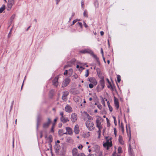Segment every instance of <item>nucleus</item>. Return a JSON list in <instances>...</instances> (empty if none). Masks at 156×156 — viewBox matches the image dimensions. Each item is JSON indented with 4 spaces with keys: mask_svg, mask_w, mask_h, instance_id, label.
I'll list each match as a JSON object with an SVG mask.
<instances>
[{
    "mask_svg": "<svg viewBox=\"0 0 156 156\" xmlns=\"http://www.w3.org/2000/svg\"><path fill=\"white\" fill-rule=\"evenodd\" d=\"M80 52L82 53H90L92 56V57L95 58L96 60L97 61V62H98L99 64H100V62L99 61V58H98L97 56L95 55L93 52L91 50H89V49H85L82 50L80 51Z\"/></svg>",
    "mask_w": 156,
    "mask_h": 156,
    "instance_id": "1",
    "label": "nucleus"
},
{
    "mask_svg": "<svg viewBox=\"0 0 156 156\" xmlns=\"http://www.w3.org/2000/svg\"><path fill=\"white\" fill-rule=\"evenodd\" d=\"M92 119V118H88V120L86 122V126L90 131L93 130L94 128V123L90 120Z\"/></svg>",
    "mask_w": 156,
    "mask_h": 156,
    "instance_id": "2",
    "label": "nucleus"
},
{
    "mask_svg": "<svg viewBox=\"0 0 156 156\" xmlns=\"http://www.w3.org/2000/svg\"><path fill=\"white\" fill-rule=\"evenodd\" d=\"M108 137L106 136L105 139L106 140V142L103 144V147L106 148L107 150H108L109 147H110L112 146V143L111 141V138L108 139Z\"/></svg>",
    "mask_w": 156,
    "mask_h": 156,
    "instance_id": "3",
    "label": "nucleus"
},
{
    "mask_svg": "<svg viewBox=\"0 0 156 156\" xmlns=\"http://www.w3.org/2000/svg\"><path fill=\"white\" fill-rule=\"evenodd\" d=\"M51 122V120L48 118V121L47 122H44L43 125V128L44 129H47V128Z\"/></svg>",
    "mask_w": 156,
    "mask_h": 156,
    "instance_id": "4",
    "label": "nucleus"
},
{
    "mask_svg": "<svg viewBox=\"0 0 156 156\" xmlns=\"http://www.w3.org/2000/svg\"><path fill=\"white\" fill-rule=\"evenodd\" d=\"M70 82V80L68 78L66 79L62 83V87H64L67 86Z\"/></svg>",
    "mask_w": 156,
    "mask_h": 156,
    "instance_id": "5",
    "label": "nucleus"
},
{
    "mask_svg": "<svg viewBox=\"0 0 156 156\" xmlns=\"http://www.w3.org/2000/svg\"><path fill=\"white\" fill-rule=\"evenodd\" d=\"M114 102L115 106L117 109H118L119 108V103L118 99L115 97L114 98Z\"/></svg>",
    "mask_w": 156,
    "mask_h": 156,
    "instance_id": "6",
    "label": "nucleus"
},
{
    "mask_svg": "<svg viewBox=\"0 0 156 156\" xmlns=\"http://www.w3.org/2000/svg\"><path fill=\"white\" fill-rule=\"evenodd\" d=\"M69 94V92L67 91H65L63 94L62 99L64 100H66V97Z\"/></svg>",
    "mask_w": 156,
    "mask_h": 156,
    "instance_id": "7",
    "label": "nucleus"
},
{
    "mask_svg": "<svg viewBox=\"0 0 156 156\" xmlns=\"http://www.w3.org/2000/svg\"><path fill=\"white\" fill-rule=\"evenodd\" d=\"M58 77H55L52 80L53 85L56 87L58 86Z\"/></svg>",
    "mask_w": 156,
    "mask_h": 156,
    "instance_id": "8",
    "label": "nucleus"
},
{
    "mask_svg": "<svg viewBox=\"0 0 156 156\" xmlns=\"http://www.w3.org/2000/svg\"><path fill=\"white\" fill-rule=\"evenodd\" d=\"M66 132H67V134L70 135H72L73 134V132L71 128L69 127H67L66 128Z\"/></svg>",
    "mask_w": 156,
    "mask_h": 156,
    "instance_id": "9",
    "label": "nucleus"
},
{
    "mask_svg": "<svg viewBox=\"0 0 156 156\" xmlns=\"http://www.w3.org/2000/svg\"><path fill=\"white\" fill-rule=\"evenodd\" d=\"M128 151L129 154L130 156H135L134 154L133 151L132 150L131 147V144H129V147L128 148Z\"/></svg>",
    "mask_w": 156,
    "mask_h": 156,
    "instance_id": "10",
    "label": "nucleus"
},
{
    "mask_svg": "<svg viewBox=\"0 0 156 156\" xmlns=\"http://www.w3.org/2000/svg\"><path fill=\"white\" fill-rule=\"evenodd\" d=\"M101 118H98L96 120V126L98 128H101L102 127V126H101V122L100 121V119Z\"/></svg>",
    "mask_w": 156,
    "mask_h": 156,
    "instance_id": "11",
    "label": "nucleus"
},
{
    "mask_svg": "<svg viewBox=\"0 0 156 156\" xmlns=\"http://www.w3.org/2000/svg\"><path fill=\"white\" fill-rule=\"evenodd\" d=\"M89 81L92 83L95 86L97 84V82L96 80L94 78H90L89 79Z\"/></svg>",
    "mask_w": 156,
    "mask_h": 156,
    "instance_id": "12",
    "label": "nucleus"
},
{
    "mask_svg": "<svg viewBox=\"0 0 156 156\" xmlns=\"http://www.w3.org/2000/svg\"><path fill=\"white\" fill-rule=\"evenodd\" d=\"M74 132L76 134H78L79 133L80 130L79 126L78 125H76L74 129Z\"/></svg>",
    "mask_w": 156,
    "mask_h": 156,
    "instance_id": "13",
    "label": "nucleus"
},
{
    "mask_svg": "<svg viewBox=\"0 0 156 156\" xmlns=\"http://www.w3.org/2000/svg\"><path fill=\"white\" fill-rule=\"evenodd\" d=\"M65 110L66 112H71L72 111V108L71 107L68 105H66L65 108Z\"/></svg>",
    "mask_w": 156,
    "mask_h": 156,
    "instance_id": "14",
    "label": "nucleus"
},
{
    "mask_svg": "<svg viewBox=\"0 0 156 156\" xmlns=\"http://www.w3.org/2000/svg\"><path fill=\"white\" fill-rule=\"evenodd\" d=\"M72 152L73 156H77L78 155L77 150L76 148H73L72 151Z\"/></svg>",
    "mask_w": 156,
    "mask_h": 156,
    "instance_id": "15",
    "label": "nucleus"
},
{
    "mask_svg": "<svg viewBox=\"0 0 156 156\" xmlns=\"http://www.w3.org/2000/svg\"><path fill=\"white\" fill-rule=\"evenodd\" d=\"M100 83L101 86L102 87V89H103L105 87V81L103 78H101L100 81Z\"/></svg>",
    "mask_w": 156,
    "mask_h": 156,
    "instance_id": "16",
    "label": "nucleus"
},
{
    "mask_svg": "<svg viewBox=\"0 0 156 156\" xmlns=\"http://www.w3.org/2000/svg\"><path fill=\"white\" fill-rule=\"evenodd\" d=\"M126 132L127 133V135L129 137V141H130L131 139V131H130V127H129V130L128 131V129L127 126H126Z\"/></svg>",
    "mask_w": 156,
    "mask_h": 156,
    "instance_id": "17",
    "label": "nucleus"
},
{
    "mask_svg": "<svg viewBox=\"0 0 156 156\" xmlns=\"http://www.w3.org/2000/svg\"><path fill=\"white\" fill-rule=\"evenodd\" d=\"M13 4H12V3H10L8 2V3L7 4V9L8 10H9L12 8V6Z\"/></svg>",
    "mask_w": 156,
    "mask_h": 156,
    "instance_id": "18",
    "label": "nucleus"
},
{
    "mask_svg": "<svg viewBox=\"0 0 156 156\" xmlns=\"http://www.w3.org/2000/svg\"><path fill=\"white\" fill-rule=\"evenodd\" d=\"M94 151L97 153H98L100 151V147L98 145H95L94 147Z\"/></svg>",
    "mask_w": 156,
    "mask_h": 156,
    "instance_id": "19",
    "label": "nucleus"
},
{
    "mask_svg": "<svg viewBox=\"0 0 156 156\" xmlns=\"http://www.w3.org/2000/svg\"><path fill=\"white\" fill-rule=\"evenodd\" d=\"M76 25L80 26V29H79V31H82V29L83 28V25L82 23H81L78 22L76 23Z\"/></svg>",
    "mask_w": 156,
    "mask_h": 156,
    "instance_id": "20",
    "label": "nucleus"
},
{
    "mask_svg": "<svg viewBox=\"0 0 156 156\" xmlns=\"http://www.w3.org/2000/svg\"><path fill=\"white\" fill-rule=\"evenodd\" d=\"M61 121L64 123H66L69 121L67 118H60Z\"/></svg>",
    "mask_w": 156,
    "mask_h": 156,
    "instance_id": "21",
    "label": "nucleus"
},
{
    "mask_svg": "<svg viewBox=\"0 0 156 156\" xmlns=\"http://www.w3.org/2000/svg\"><path fill=\"white\" fill-rule=\"evenodd\" d=\"M119 141L121 144L123 145L124 144V142L122 140V137L120 135H119Z\"/></svg>",
    "mask_w": 156,
    "mask_h": 156,
    "instance_id": "22",
    "label": "nucleus"
},
{
    "mask_svg": "<svg viewBox=\"0 0 156 156\" xmlns=\"http://www.w3.org/2000/svg\"><path fill=\"white\" fill-rule=\"evenodd\" d=\"M63 132V130L62 129H59L58 132L59 135L60 136H62L64 134Z\"/></svg>",
    "mask_w": 156,
    "mask_h": 156,
    "instance_id": "23",
    "label": "nucleus"
},
{
    "mask_svg": "<svg viewBox=\"0 0 156 156\" xmlns=\"http://www.w3.org/2000/svg\"><path fill=\"white\" fill-rule=\"evenodd\" d=\"M5 8V6L3 5L0 8V13H2Z\"/></svg>",
    "mask_w": 156,
    "mask_h": 156,
    "instance_id": "24",
    "label": "nucleus"
},
{
    "mask_svg": "<svg viewBox=\"0 0 156 156\" xmlns=\"http://www.w3.org/2000/svg\"><path fill=\"white\" fill-rule=\"evenodd\" d=\"M40 118H38L37 119V129H38V126L40 124Z\"/></svg>",
    "mask_w": 156,
    "mask_h": 156,
    "instance_id": "25",
    "label": "nucleus"
},
{
    "mask_svg": "<svg viewBox=\"0 0 156 156\" xmlns=\"http://www.w3.org/2000/svg\"><path fill=\"white\" fill-rule=\"evenodd\" d=\"M76 60L75 58L73 59L71 61L68 62V63H71L72 64H74L75 63Z\"/></svg>",
    "mask_w": 156,
    "mask_h": 156,
    "instance_id": "26",
    "label": "nucleus"
},
{
    "mask_svg": "<svg viewBox=\"0 0 156 156\" xmlns=\"http://www.w3.org/2000/svg\"><path fill=\"white\" fill-rule=\"evenodd\" d=\"M118 152L119 153H121L122 152V148L121 147H119L118 148Z\"/></svg>",
    "mask_w": 156,
    "mask_h": 156,
    "instance_id": "27",
    "label": "nucleus"
},
{
    "mask_svg": "<svg viewBox=\"0 0 156 156\" xmlns=\"http://www.w3.org/2000/svg\"><path fill=\"white\" fill-rule=\"evenodd\" d=\"M117 81L119 83L121 81V77L119 75H118L117 77Z\"/></svg>",
    "mask_w": 156,
    "mask_h": 156,
    "instance_id": "28",
    "label": "nucleus"
},
{
    "mask_svg": "<svg viewBox=\"0 0 156 156\" xmlns=\"http://www.w3.org/2000/svg\"><path fill=\"white\" fill-rule=\"evenodd\" d=\"M95 6L96 8H98V2L97 1H96L94 3Z\"/></svg>",
    "mask_w": 156,
    "mask_h": 156,
    "instance_id": "29",
    "label": "nucleus"
},
{
    "mask_svg": "<svg viewBox=\"0 0 156 156\" xmlns=\"http://www.w3.org/2000/svg\"><path fill=\"white\" fill-rule=\"evenodd\" d=\"M89 75V70L87 69L85 72V76L86 77H87Z\"/></svg>",
    "mask_w": 156,
    "mask_h": 156,
    "instance_id": "30",
    "label": "nucleus"
},
{
    "mask_svg": "<svg viewBox=\"0 0 156 156\" xmlns=\"http://www.w3.org/2000/svg\"><path fill=\"white\" fill-rule=\"evenodd\" d=\"M71 119L73 122H74L76 120L77 118H71Z\"/></svg>",
    "mask_w": 156,
    "mask_h": 156,
    "instance_id": "31",
    "label": "nucleus"
},
{
    "mask_svg": "<svg viewBox=\"0 0 156 156\" xmlns=\"http://www.w3.org/2000/svg\"><path fill=\"white\" fill-rule=\"evenodd\" d=\"M96 71L98 73V74L99 76V75L101 74V71L100 69L97 68L96 69Z\"/></svg>",
    "mask_w": 156,
    "mask_h": 156,
    "instance_id": "32",
    "label": "nucleus"
},
{
    "mask_svg": "<svg viewBox=\"0 0 156 156\" xmlns=\"http://www.w3.org/2000/svg\"><path fill=\"white\" fill-rule=\"evenodd\" d=\"M83 15L85 17H87L88 16L87 15V10H85L83 12Z\"/></svg>",
    "mask_w": 156,
    "mask_h": 156,
    "instance_id": "33",
    "label": "nucleus"
},
{
    "mask_svg": "<svg viewBox=\"0 0 156 156\" xmlns=\"http://www.w3.org/2000/svg\"><path fill=\"white\" fill-rule=\"evenodd\" d=\"M15 17V14H13L10 18V20L11 21V22H12L13 20L14 19Z\"/></svg>",
    "mask_w": 156,
    "mask_h": 156,
    "instance_id": "34",
    "label": "nucleus"
},
{
    "mask_svg": "<svg viewBox=\"0 0 156 156\" xmlns=\"http://www.w3.org/2000/svg\"><path fill=\"white\" fill-rule=\"evenodd\" d=\"M98 128V133L99 135H101V129L102 128V127Z\"/></svg>",
    "mask_w": 156,
    "mask_h": 156,
    "instance_id": "35",
    "label": "nucleus"
},
{
    "mask_svg": "<svg viewBox=\"0 0 156 156\" xmlns=\"http://www.w3.org/2000/svg\"><path fill=\"white\" fill-rule=\"evenodd\" d=\"M48 139L49 140V143H51L52 141V136L51 135L49 136L48 137Z\"/></svg>",
    "mask_w": 156,
    "mask_h": 156,
    "instance_id": "36",
    "label": "nucleus"
},
{
    "mask_svg": "<svg viewBox=\"0 0 156 156\" xmlns=\"http://www.w3.org/2000/svg\"><path fill=\"white\" fill-rule=\"evenodd\" d=\"M98 156H102V152L101 151H99L98 153H96Z\"/></svg>",
    "mask_w": 156,
    "mask_h": 156,
    "instance_id": "37",
    "label": "nucleus"
},
{
    "mask_svg": "<svg viewBox=\"0 0 156 156\" xmlns=\"http://www.w3.org/2000/svg\"><path fill=\"white\" fill-rule=\"evenodd\" d=\"M78 21H80V20L77 19H75V20H73V25H74L75 23L76 22H77Z\"/></svg>",
    "mask_w": 156,
    "mask_h": 156,
    "instance_id": "38",
    "label": "nucleus"
},
{
    "mask_svg": "<svg viewBox=\"0 0 156 156\" xmlns=\"http://www.w3.org/2000/svg\"><path fill=\"white\" fill-rule=\"evenodd\" d=\"M94 85L93 84H92V83H90L89 84V87L90 88H92L93 87H94Z\"/></svg>",
    "mask_w": 156,
    "mask_h": 156,
    "instance_id": "39",
    "label": "nucleus"
},
{
    "mask_svg": "<svg viewBox=\"0 0 156 156\" xmlns=\"http://www.w3.org/2000/svg\"><path fill=\"white\" fill-rule=\"evenodd\" d=\"M77 156H85V155L83 153H80L78 154Z\"/></svg>",
    "mask_w": 156,
    "mask_h": 156,
    "instance_id": "40",
    "label": "nucleus"
},
{
    "mask_svg": "<svg viewBox=\"0 0 156 156\" xmlns=\"http://www.w3.org/2000/svg\"><path fill=\"white\" fill-rule=\"evenodd\" d=\"M108 107L109 111L111 112H112L113 110V108H112V107L111 105H109V106H108Z\"/></svg>",
    "mask_w": 156,
    "mask_h": 156,
    "instance_id": "41",
    "label": "nucleus"
},
{
    "mask_svg": "<svg viewBox=\"0 0 156 156\" xmlns=\"http://www.w3.org/2000/svg\"><path fill=\"white\" fill-rule=\"evenodd\" d=\"M101 102L102 104L104 105V106H105V101L104 100L102 99L101 100Z\"/></svg>",
    "mask_w": 156,
    "mask_h": 156,
    "instance_id": "42",
    "label": "nucleus"
},
{
    "mask_svg": "<svg viewBox=\"0 0 156 156\" xmlns=\"http://www.w3.org/2000/svg\"><path fill=\"white\" fill-rule=\"evenodd\" d=\"M56 146H57V147L55 149L56 150L58 151L60 148V145H56Z\"/></svg>",
    "mask_w": 156,
    "mask_h": 156,
    "instance_id": "43",
    "label": "nucleus"
},
{
    "mask_svg": "<svg viewBox=\"0 0 156 156\" xmlns=\"http://www.w3.org/2000/svg\"><path fill=\"white\" fill-rule=\"evenodd\" d=\"M113 118L114 120V122L115 125V126H116L117 121H116V118Z\"/></svg>",
    "mask_w": 156,
    "mask_h": 156,
    "instance_id": "44",
    "label": "nucleus"
},
{
    "mask_svg": "<svg viewBox=\"0 0 156 156\" xmlns=\"http://www.w3.org/2000/svg\"><path fill=\"white\" fill-rule=\"evenodd\" d=\"M88 156H98V155L95 153L92 154H89Z\"/></svg>",
    "mask_w": 156,
    "mask_h": 156,
    "instance_id": "45",
    "label": "nucleus"
},
{
    "mask_svg": "<svg viewBox=\"0 0 156 156\" xmlns=\"http://www.w3.org/2000/svg\"><path fill=\"white\" fill-rule=\"evenodd\" d=\"M14 137L13 136L12 138V147L13 148H14Z\"/></svg>",
    "mask_w": 156,
    "mask_h": 156,
    "instance_id": "46",
    "label": "nucleus"
},
{
    "mask_svg": "<svg viewBox=\"0 0 156 156\" xmlns=\"http://www.w3.org/2000/svg\"><path fill=\"white\" fill-rule=\"evenodd\" d=\"M81 4L82 7V8H83L84 7V1H83V0H82V1H81Z\"/></svg>",
    "mask_w": 156,
    "mask_h": 156,
    "instance_id": "47",
    "label": "nucleus"
},
{
    "mask_svg": "<svg viewBox=\"0 0 156 156\" xmlns=\"http://www.w3.org/2000/svg\"><path fill=\"white\" fill-rule=\"evenodd\" d=\"M109 84L110 85V87L108 86V88H111L112 90H113V87L112 85L110 83V84Z\"/></svg>",
    "mask_w": 156,
    "mask_h": 156,
    "instance_id": "48",
    "label": "nucleus"
},
{
    "mask_svg": "<svg viewBox=\"0 0 156 156\" xmlns=\"http://www.w3.org/2000/svg\"><path fill=\"white\" fill-rule=\"evenodd\" d=\"M97 107L100 109H101L102 108V106L101 105H97Z\"/></svg>",
    "mask_w": 156,
    "mask_h": 156,
    "instance_id": "49",
    "label": "nucleus"
},
{
    "mask_svg": "<svg viewBox=\"0 0 156 156\" xmlns=\"http://www.w3.org/2000/svg\"><path fill=\"white\" fill-rule=\"evenodd\" d=\"M15 0H9L8 2L10 3H12V4H14V1Z\"/></svg>",
    "mask_w": 156,
    "mask_h": 156,
    "instance_id": "50",
    "label": "nucleus"
},
{
    "mask_svg": "<svg viewBox=\"0 0 156 156\" xmlns=\"http://www.w3.org/2000/svg\"><path fill=\"white\" fill-rule=\"evenodd\" d=\"M83 147V146L81 144H80V146H79L78 147V148H79L80 149H81Z\"/></svg>",
    "mask_w": 156,
    "mask_h": 156,
    "instance_id": "51",
    "label": "nucleus"
},
{
    "mask_svg": "<svg viewBox=\"0 0 156 156\" xmlns=\"http://www.w3.org/2000/svg\"><path fill=\"white\" fill-rule=\"evenodd\" d=\"M71 65H70V64H68L66 65L64 67V69H65V68H67V67H71Z\"/></svg>",
    "mask_w": 156,
    "mask_h": 156,
    "instance_id": "52",
    "label": "nucleus"
},
{
    "mask_svg": "<svg viewBox=\"0 0 156 156\" xmlns=\"http://www.w3.org/2000/svg\"><path fill=\"white\" fill-rule=\"evenodd\" d=\"M113 156H120V155H118L116 152H114L113 154Z\"/></svg>",
    "mask_w": 156,
    "mask_h": 156,
    "instance_id": "53",
    "label": "nucleus"
},
{
    "mask_svg": "<svg viewBox=\"0 0 156 156\" xmlns=\"http://www.w3.org/2000/svg\"><path fill=\"white\" fill-rule=\"evenodd\" d=\"M114 134L115 135V136H116V130L115 128H114Z\"/></svg>",
    "mask_w": 156,
    "mask_h": 156,
    "instance_id": "54",
    "label": "nucleus"
},
{
    "mask_svg": "<svg viewBox=\"0 0 156 156\" xmlns=\"http://www.w3.org/2000/svg\"><path fill=\"white\" fill-rule=\"evenodd\" d=\"M54 127H51V132L52 133H54Z\"/></svg>",
    "mask_w": 156,
    "mask_h": 156,
    "instance_id": "55",
    "label": "nucleus"
},
{
    "mask_svg": "<svg viewBox=\"0 0 156 156\" xmlns=\"http://www.w3.org/2000/svg\"><path fill=\"white\" fill-rule=\"evenodd\" d=\"M49 146L50 148V150H52V147L51 144V143H49Z\"/></svg>",
    "mask_w": 156,
    "mask_h": 156,
    "instance_id": "56",
    "label": "nucleus"
},
{
    "mask_svg": "<svg viewBox=\"0 0 156 156\" xmlns=\"http://www.w3.org/2000/svg\"><path fill=\"white\" fill-rule=\"evenodd\" d=\"M101 53L102 54V56H104V52L102 48H101Z\"/></svg>",
    "mask_w": 156,
    "mask_h": 156,
    "instance_id": "57",
    "label": "nucleus"
},
{
    "mask_svg": "<svg viewBox=\"0 0 156 156\" xmlns=\"http://www.w3.org/2000/svg\"><path fill=\"white\" fill-rule=\"evenodd\" d=\"M83 25L85 27L87 28V27H88V26L87 25V24L84 21H83Z\"/></svg>",
    "mask_w": 156,
    "mask_h": 156,
    "instance_id": "58",
    "label": "nucleus"
},
{
    "mask_svg": "<svg viewBox=\"0 0 156 156\" xmlns=\"http://www.w3.org/2000/svg\"><path fill=\"white\" fill-rule=\"evenodd\" d=\"M84 113L87 117H90L87 112H84Z\"/></svg>",
    "mask_w": 156,
    "mask_h": 156,
    "instance_id": "59",
    "label": "nucleus"
},
{
    "mask_svg": "<svg viewBox=\"0 0 156 156\" xmlns=\"http://www.w3.org/2000/svg\"><path fill=\"white\" fill-rule=\"evenodd\" d=\"M68 73V70H66L65 71V72H64V75H66Z\"/></svg>",
    "mask_w": 156,
    "mask_h": 156,
    "instance_id": "60",
    "label": "nucleus"
},
{
    "mask_svg": "<svg viewBox=\"0 0 156 156\" xmlns=\"http://www.w3.org/2000/svg\"><path fill=\"white\" fill-rule=\"evenodd\" d=\"M104 33L103 31H101L100 32V34L101 36H103L104 34Z\"/></svg>",
    "mask_w": 156,
    "mask_h": 156,
    "instance_id": "61",
    "label": "nucleus"
},
{
    "mask_svg": "<svg viewBox=\"0 0 156 156\" xmlns=\"http://www.w3.org/2000/svg\"><path fill=\"white\" fill-rule=\"evenodd\" d=\"M121 124H122V125H121L122 129V132H124V127H123V126L122 125V123H121Z\"/></svg>",
    "mask_w": 156,
    "mask_h": 156,
    "instance_id": "62",
    "label": "nucleus"
},
{
    "mask_svg": "<svg viewBox=\"0 0 156 156\" xmlns=\"http://www.w3.org/2000/svg\"><path fill=\"white\" fill-rule=\"evenodd\" d=\"M73 76L75 79H76L78 77V76L76 74L74 75Z\"/></svg>",
    "mask_w": 156,
    "mask_h": 156,
    "instance_id": "63",
    "label": "nucleus"
},
{
    "mask_svg": "<svg viewBox=\"0 0 156 156\" xmlns=\"http://www.w3.org/2000/svg\"><path fill=\"white\" fill-rule=\"evenodd\" d=\"M62 123H59V124H58V127L59 128L61 127L62 126Z\"/></svg>",
    "mask_w": 156,
    "mask_h": 156,
    "instance_id": "64",
    "label": "nucleus"
}]
</instances>
